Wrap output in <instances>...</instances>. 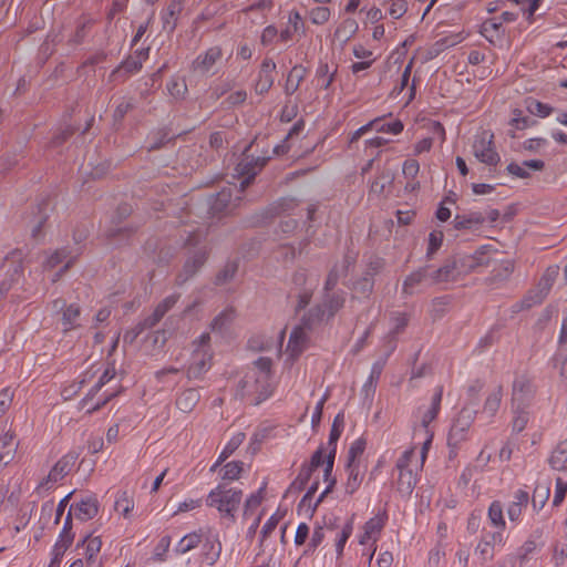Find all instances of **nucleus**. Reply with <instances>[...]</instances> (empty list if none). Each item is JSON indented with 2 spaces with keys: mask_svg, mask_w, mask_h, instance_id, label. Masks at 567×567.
Instances as JSON below:
<instances>
[{
  "mask_svg": "<svg viewBox=\"0 0 567 567\" xmlns=\"http://www.w3.org/2000/svg\"><path fill=\"white\" fill-rule=\"evenodd\" d=\"M271 365L272 361L269 358L257 359L238 382L237 394L243 399H249L255 405L267 400L272 393Z\"/></svg>",
  "mask_w": 567,
  "mask_h": 567,
  "instance_id": "nucleus-1",
  "label": "nucleus"
},
{
  "mask_svg": "<svg viewBox=\"0 0 567 567\" xmlns=\"http://www.w3.org/2000/svg\"><path fill=\"white\" fill-rule=\"evenodd\" d=\"M241 498L243 492L240 489L227 487L226 484L220 483L207 495L206 505L216 508L221 517L234 522L235 513L241 503Z\"/></svg>",
  "mask_w": 567,
  "mask_h": 567,
  "instance_id": "nucleus-2",
  "label": "nucleus"
},
{
  "mask_svg": "<svg viewBox=\"0 0 567 567\" xmlns=\"http://www.w3.org/2000/svg\"><path fill=\"white\" fill-rule=\"evenodd\" d=\"M342 429H343V416L341 414H338L334 417L331 430H330L329 441H328L329 452L326 456V467H324L323 477H324V481H329V484L326 487V489L318 497L317 502L315 503L313 509H316V507L323 501L326 495L331 492L333 485L336 484V480L334 478L330 480V476L332 474V468H333V463H334V457H336V452H337V442L341 435Z\"/></svg>",
  "mask_w": 567,
  "mask_h": 567,
  "instance_id": "nucleus-3",
  "label": "nucleus"
},
{
  "mask_svg": "<svg viewBox=\"0 0 567 567\" xmlns=\"http://www.w3.org/2000/svg\"><path fill=\"white\" fill-rule=\"evenodd\" d=\"M472 151L474 156L485 165L496 166L501 162V156L494 146V134L488 130L475 135Z\"/></svg>",
  "mask_w": 567,
  "mask_h": 567,
  "instance_id": "nucleus-4",
  "label": "nucleus"
},
{
  "mask_svg": "<svg viewBox=\"0 0 567 567\" xmlns=\"http://www.w3.org/2000/svg\"><path fill=\"white\" fill-rule=\"evenodd\" d=\"M23 254L16 249L11 251L4 259L2 268L6 269V278L0 282V299L4 298L12 287L19 282L22 274Z\"/></svg>",
  "mask_w": 567,
  "mask_h": 567,
  "instance_id": "nucleus-5",
  "label": "nucleus"
},
{
  "mask_svg": "<svg viewBox=\"0 0 567 567\" xmlns=\"http://www.w3.org/2000/svg\"><path fill=\"white\" fill-rule=\"evenodd\" d=\"M559 274L558 266L548 267L542 278L539 279L536 288L528 291L526 297L523 300V306L525 308H530L535 305L540 303L546 296L549 293L557 276Z\"/></svg>",
  "mask_w": 567,
  "mask_h": 567,
  "instance_id": "nucleus-6",
  "label": "nucleus"
},
{
  "mask_svg": "<svg viewBox=\"0 0 567 567\" xmlns=\"http://www.w3.org/2000/svg\"><path fill=\"white\" fill-rule=\"evenodd\" d=\"M78 458L79 453L75 451H71L61 457L51 468L48 476L43 478L42 482L38 485L37 491H50L55 483L61 481L66 474L70 473Z\"/></svg>",
  "mask_w": 567,
  "mask_h": 567,
  "instance_id": "nucleus-7",
  "label": "nucleus"
},
{
  "mask_svg": "<svg viewBox=\"0 0 567 567\" xmlns=\"http://www.w3.org/2000/svg\"><path fill=\"white\" fill-rule=\"evenodd\" d=\"M477 410L468 405L463 406L457 417L453 422L449 433V444L457 446L461 442L467 437V432L472 426Z\"/></svg>",
  "mask_w": 567,
  "mask_h": 567,
  "instance_id": "nucleus-8",
  "label": "nucleus"
},
{
  "mask_svg": "<svg viewBox=\"0 0 567 567\" xmlns=\"http://www.w3.org/2000/svg\"><path fill=\"white\" fill-rule=\"evenodd\" d=\"M267 159L265 157H250L245 156L239 161L235 171L240 181V189L239 192H244L246 187L252 182L255 176L261 171L265 166Z\"/></svg>",
  "mask_w": 567,
  "mask_h": 567,
  "instance_id": "nucleus-9",
  "label": "nucleus"
},
{
  "mask_svg": "<svg viewBox=\"0 0 567 567\" xmlns=\"http://www.w3.org/2000/svg\"><path fill=\"white\" fill-rule=\"evenodd\" d=\"M52 309L56 312H62L61 326L64 332L80 326L81 309L79 306L74 303L68 306L63 299L58 298L52 302Z\"/></svg>",
  "mask_w": 567,
  "mask_h": 567,
  "instance_id": "nucleus-10",
  "label": "nucleus"
},
{
  "mask_svg": "<svg viewBox=\"0 0 567 567\" xmlns=\"http://www.w3.org/2000/svg\"><path fill=\"white\" fill-rule=\"evenodd\" d=\"M427 285H433L431 282L430 266L422 267L410 274L403 282L402 293L405 296H412L422 292L423 288Z\"/></svg>",
  "mask_w": 567,
  "mask_h": 567,
  "instance_id": "nucleus-11",
  "label": "nucleus"
},
{
  "mask_svg": "<svg viewBox=\"0 0 567 567\" xmlns=\"http://www.w3.org/2000/svg\"><path fill=\"white\" fill-rule=\"evenodd\" d=\"M503 545L504 534L501 530H484L482 538L475 548V553L478 554L484 561L492 560L494 558V548Z\"/></svg>",
  "mask_w": 567,
  "mask_h": 567,
  "instance_id": "nucleus-12",
  "label": "nucleus"
},
{
  "mask_svg": "<svg viewBox=\"0 0 567 567\" xmlns=\"http://www.w3.org/2000/svg\"><path fill=\"white\" fill-rule=\"evenodd\" d=\"M431 443H432V436H429L427 439H425V441L422 445L421 452H420V460H414V457H415L414 447H411V449L404 451V453L396 461V465H395L396 468L421 470L425 462L427 451H429Z\"/></svg>",
  "mask_w": 567,
  "mask_h": 567,
  "instance_id": "nucleus-13",
  "label": "nucleus"
},
{
  "mask_svg": "<svg viewBox=\"0 0 567 567\" xmlns=\"http://www.w3.org/2000/svg\"><path fill=\"white\" fill-rule=\"evenodd\" d=\"M206 260V250L198 249L185 261L182 271L176 277V285L182 286L200 269Z\"/></svg>",
  "mask_w": 567,
  "mask_h": 567,
  "instance_id": "nucleus-14",
  "label": "nucleus"
},
{
  "mask_svg": "<svg viewBox=\"0 0 567 567\" xmlns=\"http://www.w3.org/2000/svg\"><path fill=\"white\" fill-rule=\"evenodd\" d=\"M344 303L343 291H328L324 292L322 305L318 307V317L323 318L326 315L328 318L333 317Z\"/></svg>",
  "mask_w": 567,
  "mask_h": 567,
  "instance_id": "nucleus-15",
  "label": "nucleus"
},
{
  "mask_svg": "<svg viewBox=\"0 0 567 567\" xmlns=\"http://www.w3.org/2000/svg\"><path fill=\"white\" fill-rule=\"evenodd\" d=\"M443 391L442 388H437L435 393L432 396L431 404L425 410L419 409L421 413V427L424 430L426 439L429 436L433 437V434L429 430V425L432 421H434L441 409Z\"/></svg>",
  "mask_w": 567,
  "mask_h": 567,
  "instance_id": "nucleus-16",
  "label": "nucleus"
},
{
  "mask_svg": "<svg viewBox=\"0 0 567 567\" xmlns=\"http://www.w3.org/2000/svg\"><path fill=\"white\" fill-rule=\"evenodd\" d=\"M532 396V383L528 378L517 377L513 383L512 403L517 405V410L527 406Z\"/></svg>",
  "mask_w": 567,
  "mask_h": 567,
  "instance_id": "nucleus-17",
  "label": "nucleus"
},
{
  "mask_svg": "<svg viewBox=\"0 0 567 567\" xmlns=\"http://www.w3.org/2000/svg\"><path fill=\"white\" fill-rule=\"evenodd\" d=\"M240 199L239 196L233 198L231 188H223L218 194L214 196L210 203V210L213 214H226L231 212Z\"/></svg>",
  "mask_w": 567,
  "mask_h": 567,
  "instance_id": "nucleus-18",
  "label": "nucleus"
},
{
  "mask_svg": "<svg viewBox=\"0 0 567 567\" xmlns=\"http://www.w3.org/2000/svg\"><path fill=\"white\" fill-rule=\"evenodd\" d=\"M460 278V271H457V264L454 258L447 259L440 268L431 269V282L441 284L455 281Z\"/></svg>",
  "mask_w": 567,
  "mask_h": 567,
  "instance_id": "nucleus-19",
  "label": "nucleus"
},
{
  "mask_svg": "<svg viewBox=\"0 0 567 567\" xmlns=\"http://www.w3.org/2000/svg\"><path fill=\"white\" fill-rule=\"evenodd\" d=\"M210 354L206 350L196 349L193 361L187 369L188 379H198L210 368Z\"/></svg>",
  "mask_w": 567,
  "mask_h": 567,
  "instance_id": "nucleus-20",
  "label": "nucleus"
},
{
  "mask_svg": "<svg viewBox=\"0 0 567 567\" xmlns=\"http://www.w3.org/2000/svg\"><path fill=\"white\" fill-rule=\"evenodd\" d=\"M386 515H377L370 518L364 525V533L360 537V544L365 545L369 542L375 543L382 528L385 525Z\"/></svg>",
  "mask_w": 567,
  "mask_h": 567,
  "instance_id": "nucleus-21",
  "label": "nucleus"
},
{
  "mask_svg": "<svg viewBox=\"0 0 567 567\" xmlns=\"http://www.w3.org/2000/svg\"><path fill=\"white\" fill-rule=\"evenodd\" d=\"M72 514L80 520H89L96 516L99 512V503L95 497L82 498L76 504L72 505Z\"/></svg>",
  "mask_w": 567,
  "mask_h": 567,
  "instance_id": "nucleus-22",
  "label": "nucleus"
},
{
  "mask_svg": "<svg viewBox=\"0 0 567 567\" xmlns=\"http://www.w3.org/2000/svg\"><path fill=\"white\" fill-rule=\"evenodd\" d=\"M529 503V494L526 491L517 489L513 495V501L507 506V516L511 522H518L523 511Z\"/></svg>",
  "mask_w": 567,
  "mask_h": 567,
  "instance_id": "nucleus-23",
  "label": "nucleus"
},
{
  "mask_svg": "<svg viewBox=\"0 0 567 567\" xmlns=\"http://www.w3.org/2000/svg\"><path fill=\"white\" fill-rule=\"evenodd\" d=\"M18 442L16 441V434L13 432H6L2 436H0V464L8 465L11 461H13Z\"/></svg>",
  "mask_w": 567,
  "mask_h": 567,
  "instance_id": "nucleus-24",
  "label": "nucleus"
},
{
  "mask_svg": "<svg viewBox=\"0 0 567 567\" xmlns=\"http://www.w3.org/2000/svg\"><path fill=\"white\" fill-rule=\"evenodd\" d=\"M486 221L482 212H470L467 214L456 215L453 224L455 229H476Z\"/></svg>",
  "mask_w": 567,
  "mask_h": 567,
  "instance_id": "nucleus-25",
  "label": "nucleus"
},
{
  "mask_svg": "<svg viewBox=\"0 0 567 567\" xmlns=\"http://www.w3.org/2000/svg\"><path fill=\"white\" fill-rule=\"evenodd\" d=\"M221 554V543L217 534L208 535L203 544V557L207 565L213 566Z\"/></svg>",
  "mask_w": 567,
  "mask_h": 567,
  "instance_id": "nucleus-26",
  "label": "nucleus"
},
{
  "mask_svg": "<svg viewBox=\"0 0 567 567\" xmlns=\"http://www.w3.org/2000/svg\"><path fill=\"white\" fill-rule=\"evenodd\" d=\"M182 11L181 0H172L161 12L163 30L173 32L176 27L178 14Z\"/></svg>",
  "mask_w": 567,
  "mask_h": 567,
  "instance_id": "nucleus-27",
  "label": "nucleus"
},
{
  "mask_svg": "<svg viewBox=\"0 0 567 567\" xmlns=\"http://www.w3.org/2000/svg\"><path fill=\"white\" fill-rule=\"evenodd\" d=\"M348 478L344 483L347 494L352 495L357 492L363 481L364 471H362L360 462L347 463Z\"/></svg>",
  "mask_w": 567,
  "mask_h": 567,
  "instance_id": "nucleus-28",
  "label": "nucleus"
},
{
  "mask_svg": "<svg viewBox=\"0 0 567 567\" xmlns=\"http://www.w3.org/2000/svg\"><path fill=\"white\" fill-rule=\"evenodd\" d=\"M308 336L305 327L298 326L290 333L287 351L292 358L298 357L306 348Z\"/></svg>",
  "mask_w": 567,
  "mask_h": 567,
  "instance_id": "nucleus-29",
  "label": "nucleus"
},
{
  "mask_svg": "<svg viewBox=\"0 0 567 567\" xmlns=\"http://www.w3.org/2000/svg\"><path fill=\"white\" fill-rule=\"evenodd\" d=\"M78 255H79V252H76L75 256H70V251L66 248H63V249H59V250L54 251L48 258L47 264H45V267H48V268H54L59 264L65 261V265L63 266V268L59 272H56L54 278L52 279L53 282L56 281L62 276V274L64 271H66V269L73 264V261Z\"/></svg>",
  "mask_w": 567,
  "mask_h": 567,
  "instance_id": "nucleus-30",
  "label": "nucleus"
},
{
  "mask_svg": "<svg viewBox=\"0 0 567 567\" xmlns=\"http://www.w3.org/2000/svg\"><path fill=\"white\" fill-rule=\"evenodd\" d=\"M545 167V163L540 159L524 161L522 165L517 163H509L506 167L508 174L518 178H528L530 174L528 169L542 171Z\"/></svg>",
  "mask_w": 567,
  "mask_h": 567,
  "instance_id": "nucleus-31",
  "label": "nucleus"
},
{
  "mask_svg": "<svg viewBox=\"0 0 567 567\" xmlns=\"http://www.w3.org/2000/svg\"><path fill=\"white\" fill-rule=\"evenodd\" d=\"M398 491L403 496H410L417 483V473L420 470L398 468Z\"/></svg>",
  "mask_w": 567,
  "mask_h": 567,
  "instance_id": "nucleus-32",
  "label": "nucleus"
},
{
  "mask_svg": "<svg viewBox=\"0 0 567 567\" xmlns=\"http://www.w3.org/2000/svg\"><path fill=\"white\" fill-rule=\"evenodd\" d=\"M221 50L218 47L209 48L204 54H199L194 61L195 70L200 72H208L213 65L220 60Z\"/></svg>",
  "mask_w": 567,
  "mask_h": 567,
  "instance_id": "nucleus-33",
  "label": "nucleus"
},
{
  "mask_svg": "<svg viewBox=\"0 0 567 567\" xmlns=\"http://www.w3.org/2000/svg\"><path fill=\"white\" fill-rule=\"evenodd\" d=\"M455 262L457 264V271H460V277L475 270L477 267L486 264L484 260V255H468V256H458L453 257Z\"/></svg>",
  "mask_w": 567,
  "mask_h": 567,
  "instance_id": "nucleus-34",
  "label": "nucleus"
},
{
  "mask_svg": "<svg viewBox=\"0 0 567 567\" xmlns=\"http://www.w3.org/2000/svg\"><path fill=\"white\" fill-rule=\"evenodd\" d=\"M353 257L346 256L342 267L340 269V264L337 262L329 271L327 280L324 282V292L332 291L333 288L337 286L338 280L340 279V276L346 272L349 265L353 262Z\"/></svg>",
  "mask_w": 567,
  "mask_h": 567,
  "instance_id": "nucleus-35",
  "label": "nucleus"
},
{
  "mask_svg": "<svg viewBox=\"0 0 567 567\" xmlns=\"http://www.w3.org/2000/svg\"><path fill=\"white\" fill-rule=\"evenodd\" d=\"M200 399L199 392L195 389H187L181 393L176 400V406L184 413H189L194 410Z\"/></svg>",
  "mask_w": 567,
  "mask_h": 567,
  "instance_id": "nucleus-36",
  "label": "nucleus"
},
{
  "mask_svg": "<svg viewBox=\"0 0 567 567\" xmlns=\"http://www.w3.org/2000/svg\"><path fill=\"white\" fill-rule=\"evenodd\" d=\"M369 124H373L371 131H375L379 133H388L398 135L403 131V123L400 120H394L392 122H385L383 117H377L369 122Z\"/></svg>",
  "mask_w": 567,
  "mask_h": 567,
  "instance_id": "nucleus-37",
  "label": "nucleus"
},
{
  "mask_svg": "<svg viewBox=\"0 0 567 567\" xmlns=\"http://www.w3.org/2000/svg\"><path fill=\"white\" fill-rule=\"evenodd\" d=\"M503 399V386L497 385L486 398L483 406V413L488 417H494L501 406Z\"/></svg>",
  "mask_w": 567,
  "mask_h": 567,
  "instance_id": "nucleus-38",
  "label": "nucleus"
},
{
  "mask_svg": "<svg viewBox=\"0 0 567 567\" xmlns=\"http://www.w3.org/2000/svg\"><path fill=\"white\" fill-rule=\"evenodd\" d=\"M487 517L491 525L496 528V530H501L504 534L506 522L504 519L503 505L499 501H494L491 503Z\"/></svg>",
  "mask_w": 567,
  "mask_h": 567,
  "instance_id": "nucleus-39",
  "label": "nucleus"
},
{
  "mask_svg": "<svg viewBox=\"0 0 567 567\" xmlns=\"http://www.w3.org/2000/svg\"><path fill=\"white\" fill-rule=\"evenodd\" d=\"M306 73H307L306 69L301 65H295L291 69V71L288 74L286 86H285V91L287 94L290 95L298 90L300 83L302 82V80L306 76Z\"/></svg>",
  "mask_w": 567,
  "mask_h": 567,
  "instance_id": "nucleus-40",
  "label": "nucleus"
},
{
  "mask_svg": "<svg viewBox=\"0 0 567 567\" xmlns=\"http://www.w3.org/2000/svg\"><path fill=\"white\" fill-rule=\"evenodd\" d=\"M549 463L550 466L557 471L567 468V440L559 443L553 451Z\"/></svg>",
  "mask_w": 567,
  "mask_h": 567,
  "instance_id": "nucleus-41",
  "label": "nucleus"
},
{
  "mask_svg": "<svg viewBox=\"0 0 567 567\" xmlns=\"http://www.w3.org/2000/svg\"><path fill=\"white\" fill-rule=\"evenodd\" d=\"M202 542V535L197 532L185 535L176 545L175 553L178 555L186 554L196 548Z\"/></svg>",
  "mask_w": 567,
  "mask_h": 567,
  "instance_id": "nucleus-42",
  "label": "nucleus"
},
{
  "mask_svg": "<svg viewBox=\"0 0 567 567\" xmlns=\"http://www.w3.org/2000/svg\"><path fill=\"white\" fill-rule=\"evenodd\" d=\"M482 34L492 41L494 37L499 38L504 34L502 21L497 17L488 19L482 24Z\"/></svg>",
  "mask_w": 567,
  "mask_h": 567,
  "instance_id": "nucleus-43",
  "label": "nucleus"
},
{
  "mask_svg": "<svg viewBox=\"0 0 567 567\" xmlns=\"http://www.w3.org/2000/svg\"><path fill=\"white\" fill-rule=\"evenodd\" d=\"M234 319L235 310L233 308H226L214 318L210 323V328L213 331H223L233 322Z\"/></svg>",
  "mask_w": 567,
  "mask_h": 567,
  "instance_id": "nucleus-44",
  "label": "nucleus"
},
{
  "mask_svg": "<svg viewBox=\"0 0 567 567\" xmlns=\"http://www.w3.org/2000/svg\"><path fill=\"white\" fill-rule=\"evenodd\" d=\"M550 488L547 484H537L534 488L532 505L533 508L538 512L546 504L549 497Z\"/></svg>",
  "mask_w": 567,
  "mask_h": 567,
  "instance_id": "nucleus-45",
  "label": "nucleus"
},
{
  "mask_svg": "<svg viewBox=\"0 0 567 567\" xmlns=\"http://www.w3.org/2000/svg\"><path fill=\"white\" fill-rule=\"evenodd\" d=\"M243 462L233 461L224 465L221 468V480L223 481H235L240 477L243 472Z\"/></svg>",
  "mask_w": 567,
  "mask_h": 567,
  "instance_id": "nucleus-46",
  "label": "nucleus"
},
{
  "mask_svg": "<svg viewBox=\"0 0 567 567\" xmlns=\"http://www.w3.org/2000/svg\"><path fill=\"white\" fill-rule=\"evenodd\" d=\"M527 110L530 114L539 117H547L554 111V109L550 105L534 99L527 101Z\"/></svg>",
  "mask_w": 567,
  "mask_h": 567,
  "instance_id": "nucleus-47",
  "label": "nucleus"
},
{
  "mask_svg": "<svg viewBox=\"0 0 567 567\" xmlns=\"http://www.w3.org/2000/svg\"><path fill=\"white\" fill-rule=\"evenodd\" d=\"M83 543L85 544V556L87 561H93L102 547L100 537L87 536Z\"/></svg>",
  "mask_w": 567,
  "mask_h": 567,
  "instance_id": "nucleus-48",
  "label": "nucleus"
},
{
  "mask_svg": "<svg viewBox=\"0 0 567 567\" xmlns=\"http://www.w3.org/2000/svg\"><path fill=\"white\" fill-rule=\"evenodd\" d=\"M245 433L238 432L236 433L226 444L224 450L220 453V460H227L245 441Z\"/></svg>",
  "mask_w": 567,
  "mask_h": 567,
  "instance_id": "nucleus-49",
  "label": "nucleus"
},
{
  "mask_svg": "<svg viewBox=\"0 0 567 567\" xmlns=\"http://www.w3.org/2000/svg\"><path fill=\"white\" fill-rule=\"evenodd\" d=\"M543 546L536 544L534 540L526 539L525 543L517 550V558L524 563L527 561Z\"/></svg>",
  "mask_w": 567,
  "mask_h": 567,
  "instance_id": "nucleus-50",
  "label": "nucleus"
},
{
  "mask_svg": "<svg viewBox=\"0 0 567 567\" xmlns=\"http://www.w3.org/2000/svg\"><path fill=\"white\" fill-rule=\"evenodd\" d=\"M525 408L526 406H522L519 410H517V405H513L515 416L513 419L512 427L514 432H522L528 423V414L525 411Z\"/></svg>",
  "mask_w": 567,
  "mask_h": 567,
  "instance_id": "nucleus-51",
  "label": "nucleus"
},
{
  "mask_svg": "<svg viewBox=\"0 0 567 567\" xmlns=\"http://www.w3.org/2000/svg\"><path fill=\"white\" fill-rule=\"evenodd\" d=\"M536 124L532 117L523 115V112L519 110L513 111V117L511 118L509 125L515 127L516 130H524L532 125Z\"/></svg>",
  "mask_w": 567,
  "mask_h": 567,
  "instance_id": "nucleus-52",
  "label": "nucleus"
},
{
  "mask_svg": "<svg viewBox=\"0 0 567 567\" xmlns=\"http://www.w3.org/2000/svg\"><path fill=\"white\" fill-rule=\"evenodd\" d=\"M392 329L390 333L392 336L399 334L404 330L409 323V317L405 312L395 311L391 315Z\"/></svg>",
  "mask_w": 567,
  "mask_h": 567,
  "instance_id": "nucleus-53",
  "label": "nucleus"
},
{
  "mask_svg": "<svg viewBox=\"0 0 567 567\" xmlns=\"http://www.w3.org/2000/svg\"><path fill=\"white\" fill-rule=\"evenodd\" d=\"M331 12L327 7H316L309 11V18L313 24H323L330 19Z\"/></svg>",
  "mask_w": 567,
  "mask_h": 567,
  "instance_id": "nucleus-54",
  "label": "nucleus"
},
{
  "mask_svg": "<svg viewBox=\"0 0 567 567\" xmlns=\"http://www.w3.org/2000/svg\"><path fill=\"white\" fill-rule=\"evenodd\" d=\"M392 174L390 172H382L379 176L371 183V192L374 194H382L385 186L391 184Z\"/></svg>",
  "mask_w": 567,
  "mask_h": 567,
  "instance_id": "nucleus-55",
  "label": "nucleus"
},
{
  "mask_svg": "<svg viewBox=\"0 0 567 567\" xmlns=\"http://www.w3.org/2000/svg\"><path fill=\"white\" fill-rule=\"evenodd\" d=\"M311 467H305L302 466V468L300 470L298 476L296 477V480L290 484L289 486V489L288 491H301L306 487L307 483L309 482L310 477H311Z\"/></svg>",
  "mask_w": 567,
  "mask_h": 567,
  "instance_id": "nucleus-56",
  "label": "nucleus"
},
{
  "mask_svg": "<svg viewBox=\"0 0 567 567\" xmlns=\"http://www.w3.org/2000/svg\"><path fill=\"white\" fill-rule=\"evenodd\" d=\"M484 384L480 380L474 381L467 388V400L466 405L476 409L478 404L480 392L482 391Z\"/></svg>",
  "mask_w": 567,
  "mask_h": 567,
  "instance_id": "nucleus-57",
  "label": "nucleus"
},
{
  "mask_svg": "<svg viewBox=\"0 0 567 567\" xmlns=\"http://www.w3.org/2000/svg\"><path fill=\"white\" fill-rule=\"evenodd\" d=\"M274 85V75L266 74V73H259L258 79L255 84V91L257 94H265L267 93L271 86Z\"/></svg>",
  "mask_w": 567,
  "mask_h": 567,
  "instance_id": "nucleus-58",
  "label": "nucleus"
},
{
  "mask_svg": "<svg viewBox=\"0 0 567 567\" xmlns=\"http://www.w3.org/2000/svg\"><path fill=\"white\" fill-rule=\"evenodd\" d=\"M566 493H567V482L561 478V477H557L556 478V482H555V494H554V498H553V506H559L565 496H566Z\"/></svg>",
  "mask_w": 567,
  "mask_h": 567,
  "instance_id": "nucleus-59",
  "label": "nucleus"
},
{
  "mask_svg": "<svg viewBox=\"0 0 567 567\" xmlns=\"http://www.w3.org/2000/svg\"><path fill=\"white\" fill-rule=\"evenodd\" d=\"M134 106V101L131 97H122L117 103L114 111V120L121 121L130 110Z\"/></svg>",
  "mask_w": 567,
  "mask_h": 567,
  "instance_id": "nucleus-60",
  "label": "nucleus"
},
{
  "mask_svg": "<svg viewBox=\"0 0 567 567\" xmlns=\"http://www.w3.org/2000/svg\"><path fill=\"white\" fill-rule=\"evenodd\" d=\"M296 207H298V202L295 198L286 197L281 198L276 205L271 208L275 214H281V213H290Z\"/></svg>",
  "mask_w": 567,
  "mask_h": 567,
  "instance_id": "nucleus-61",
  "label": "nucleus"
},
{
  "mask_svg": "<svg viewBox=\"0 0 567 567\" xmlns=\"http://www.w3.org/2000/svg\"><path fill=\"white\" fill-rule=\"evenodd\" d=\"M179 293H173L163 299L155 308V310L164 317L179 300Z\"/></svg>",
  "mask_w": 567,
  "mask_h": 567,
  "instance_id": "nucleus-62",
  "label": "nucleus"
},
{
  "mask_svg": "<svg viewBox=\"0 0 567 567\" xmlns=\"http://www.w3.org/2000/svg\"><path fill=\"white\" fill-rule=\"evenodd\" d=\"M142 69V62L138 60V59H127L126 61H124L121 66L115 70L113 72V74L115 73H125V74H133V73H136L138 72L140 70Z\"/></svg>",
  "mask_w": 567,
  "mask_h": 567,
  "instance_id": "nucleus-63",
  "label": "nucleus"
},
{
  "mask_svg": "<svg viewBox=\"0 0 567 567\" xmlns=\"http://www.w3.org/2000/svg\"><path fill=\"white\" fill-rule=\"evenodd\" d=\"M278 39V29L270 24L267 25L260 37V42L262 45L268 47L275 43V41Z\"/></svg>",
  "mask_w": 567,
  "mask_h": 567,
  "instance_id": "nucleus-64",
  "label": "nucleus"
}]
</instances>
